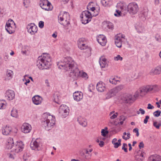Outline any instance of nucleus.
Masks as SVG:
<instances>
[{
  "mask_svg": "<svg viewBox=\"0 0 161 161\" xmlns=\"http://www.w3.org/2000/svg\"><path fill=\"white\" fill-rule=\"evenodd\" d=\"M57 65L59 69L66 71L74 72L78 68L77 64L69 57L64 58L61 61L57 63Z\"/></svg>",
  "mask_w": 161,
  "mask_h": 161,
  "instance_id": "obj_1",
  "label": "nucleus"
},
{
  "mask_svg": "<svg viewBox=\"0 0 161 161\" xmlns=\"http://www.w3.org/2000/svg\"><path fill=\"white\" fill-rule=\"evenodd\" d=\"M51 59L50 55L44 53L38 57L36 64L41 70L47 69L51 65Z\"/></svg>",
  "mask_w": 161,
  "mask_h": 161,
  "instance_id": "obj_2",
  "label": "nucleus"
},
{
  "mask_svg": "<svg viewBox=\"0 0 161 161\" xmlns=\"http://www.w3.org/2000/svg\"><path fill=\"white\" fill-rule=\"evenodd\" d=\"M41 120L42 125L46 130H51L55 125V118L50 114L44 113Z\"/></svg>",
  "mask_w": 161,
  "mask_h": 161,
  "instance_id": "obj_3",
  "label": "nucleus"
},
{
  "mask_svg": "<svg viewBox=\"0 0 161 161\" xmlns=\"http://www.w3.org/2000/svg\"><path fill=\"white\" fill-rule=\"evenodd\" d=\"M69 76L74 80H77L79 77L85 79H87L88 78L87 74L86 72L83 71H79L78 68L74 72H71Z\"/></svg>",
  "mask_w": 161,
  "mask_h": 161,
  "instance_id": "obj_4",
  "label": "nucleus"
},
{
  "mask_svg": "<svg viewBox=\"0 0 161 161\" xmlns=\"http://www.w3.org/2000/svg\"><path fill=\"white\" fill-rule=\"evenodd\" d=\"M92 17V14L88 11L86 10L83 11L80 15L82 22L84 24H86L90 21Z\"/></svg>",
  "mask_w": 161,
  "mask_h": 161,
  "instance_id": "obj_5",
  "label": "nucleus"
},
{
  "mask_svg": "<svg viewBox=\"0 0 161 161\" xmlns=\"http://www.w3.org/2000/svg\"><path fill=\"white\" fill-rule=\"evenodd\" d=\"M138 7L137 4L135 3H130L127 5L126 13L129 12L130 14H134L137 13L138 10Z\"/></svg>",
  "mask_w": 161,
  "mask_h": 161,
  "instance_id": "obj_6",
  "label": "nucleus"
},
{
  "mask_svg": "<svg viewBox=\"0 0 161 161\" xmlns=\"http://www.w3.org/2000/svg\"><path fill=\"white\" fill-rule=\"evenodd\" d=\"M15 27V24L13 20L10 19L6 23L5 29L9 34H11L14 32Z\"/></svg>",
  "mask_w": 161,
  "mask_h": 161,
  "instance_id": "obj_7",
  "label": "nucleus"
},
{
  "mask_svg": "<svg viewBox=\"0 0 161 161\" xmlns=\"http://www.w3.org/2000/svg\"><path fill=\"white\" fill-rule=\"evenodd\" d=\"M39 5L42 9L45 10L50 11L53 8L51 3L47 0H41Z\"/></svg>",
  "mask_w": 161,
  "mask_h": 161,
  "instance_id": "obj_8",
  "label": "nucleus"
},
{
  "mask_svg": "<svg viewBox=\"0 0 161 161\" xmlns=\"http://www.w3.org/2000/svg\"><path fill=\"white\" fill-rule=\"evenodd\" d=\"M63 13V14H61L58 16L59 22L60 24L63 25V24L62 22L64 20L66 22V24H69V20L70 19V17L69 13L66 12H64Z\"/></svg>",
  "mask_w": 161,
  "mask_h": 161,
  "instance_id": "obj_9",
  "label": "nucleus"
},
{
  "mask_svg": "<svg viewBox=\"0 0 161 161\" xmlns=\"http://www.w3.org/2000/svg\"><path fill=\"white\" fill-rule=\"evenodd\" d=\"M60 115L63 118H65L68 115L69 112V109L66 105H63L60 106L59 109Z\"/></svg>",
  "mask_w": 161,
  "mask_h": 161,
  "instance_id": "obj_10",
  "label": "nucleus"
},
{
  "mask_svg": "<svg viewBox=\"0 0 161 161\" xmlns=\"http://www.w3.org/2000/svg\"><path fill=\"white\" fill-rule=\"evenodd\" d=\"M125 36L119 34L116 35L115 36V43L118 47H121L122 45V39H125Z\"/></svg>",
  "mask_w": 161,
  "mask_h": 161,
  "instance_id": "obj_11",
  "label": "nucleus"
},
{
  "mask_svg": "<svg viewBox=\"0 0 161 161\" xmlns=\"http://www.w3.org/2000/svg\"><path fill=\"white\" fill-rule=\"evenodd\" d=\"M41 144V140L40 138H37L34 142L32 141L30 144L31 148L32 150H35L37 148L38 150H39L38 148Z\"/></svg>",
  "mask_w": 161,
  "mask_h": 161,
  "instance_id": "obj_12",
  "label": "nucleus"
},
{
  "mask_svg": "<svg viewBox=\"0 0 161 161\" xmlns=\"http://www.w3.org/2000/svg\"><path fill=\"white\" fill-rule=\"evenodd\" d=\"M28 32L31 35H34L36 32L37 31V28L34 24H30L27 26Z\"/></svg>",
  "mask_w": 161,
  "mask_h": 161,
  "instance_id": "obj_13",
  "label": "nucleus"
},
{
  "mask_svg": "<svg viewBox=\"0 0 161 161\" xmlns=\"http://www.w3.org/2000/svg\"><path fill=\"white\" fill-rule=\"evenodd\" d=\"M31 126L29 124L25 123H23L21 127V131L25 133H28L31 130Z\"/></svg>",
  "mask_w": 161,
  "mask_h": 161,
  "instance_id": "obj_14",
  "label": "nucleus"
},
{
  "mask_svg": "<svg viewBox=\"0 0 161 161\" xmlns=\"http://www.w3.org/2000/svg\"><path fill=\"white\" fill-rule=\"evenodd\" d=\"M127 5L124 2H120L117 4L116 7L118 9L121 11L124 14H126V10H127Z\"/></svg>",
  "mask_w": 161,
  "mask_h": 161,
  "instance_id": "obj_15",
  "label": "nucleus"
},
{
  "mask_svg": "<svg viewBox=\"0 0 161 161\" xmlns=\"http://www.w3.org/2000/svg\"><path fill=\"white\" fill-rule=\"evenodd\" d=\"M78 47L81 50H84L87 47L86 42L85 39L83 38L79 39L78 41Z\"/></svg>",
  "mask_w": 161,
  "mask_h": 161,
  "instance_id": "obj_16",
  "label": "nucleus"
},
{
  "mask_svg": "<svg viewBox=\"0 0 161 161\" xmlns=\"http://www.w3.org/2000/svg\"><path fill=\"white\" fill-rule=\"evenodd\" d=\"M135 154V159L137 161L143 160L145 156V153L144 152H136Z\"/></svg>",
  "mask_w": 161,
  "mask_h": 161,
  "instance_id": "obj_17",
  "label": "nucleus"
},
{
  "mask_svg": "<svg viewBox=\"0 0 161 161\" xmlns=\"http://www.w3.org/2000/svg\"><path fill=\"white\" fill-rule=\"evenodd\" d=\"M5 97L7 100H12L14 98L15 93L13 91L8 90L6 91L5 93Z\"/></svg>",
  "mask_w": 161,
  "mask_h": 161,
  "instance_id": "obj_18",
  "label": "nucleus"
},
{
  "mask_svg": "<svg viewBox=\"0 0 161 161\" xmlns=\"http://www.w3.org/2000/svg\"><path fill=\"white\" fill-rule=\"evenodd\" d=\"M73 96L75 100L79 102L83 98V94L80 92H75L73 93Z\"/></svg>",
  "mask_w": 161,
  "mask_h": 161,
  "instance_id": "obj_19",
  "label": "nucleus"
},
{
  "mask_svg": "<svg viewBox=\"0 0 161 161\" xmlns=\"http://www.w3.org/2000/svg\"><path fill=\"white\" fill-rule=\"evenodd\" d=\"M97 41L102 46H105L106 43V37L103 35H100L98 36Z\"/></svg>",
  "mask_w": 161,
  "mask_h": 161,
  "instance_id": "obj_20",
  "label": "nucleus"
},
{
  "mask_svg": "<svg viewBox=\"0 0 161 161\" xmlns=\"http://www.w3.org/2000/svg\"><path fill=\"white\" fill-rule=\"evenodd\" d=\"M147 161H161V156L157 154L151 155L148 158Z\"/></svg>",
  "mask_w": 161,
  "mask_h": 161,
  "instance_id": "obj_21",
  "label": "nucleus"
},
{
  "mask_svg": "<svg viewBox=\"0 0 161 161\" xmlns=\"http://www.w3.org/2000/svg\"><path fill=\"white\" fill-rule=\"evenodd\" d=\"M97 89L100 92H103L105 90V84L102 82L100 81L97 85Z\"/></svg>",
  "mask_w": 161,
  "mask_h": 161,
  "instance_id": "obj_22",
  "label": "nucleus"
},
{
  "mask_svg": "<svg viewBox=\"0 0 161 161\" xmlns=\"http://www.w3.org/2000/svg\"><path fill=\"white\" fill-rule=\"evenodd\" d=\"M15 147V151H22L23 150L24 145L21 141L17 142Z\"/></svg>",
  "mask_w": 161,
  "mask_h": 161,
  "instance_id": "obj_23",
  "label": "nucleus"
},
{
  "mask_svg": "<svg viewBox=\"0 0 161 161\" xmlns=\"http://www.w3.org/2000/svg\"><path fill=\"white\" fill-rule=\"evenodd\" d=\"M77 121L79 124L83 127H86L87 125V122L86 119L81 116L78 118Z\"/></svg>",
  "mask_w": 161,
  "mask_h": 161,
  "instance_id": "obj_24",
  "label": "nucleus"
},
{
  "mask_svg": "<svg viewBox=\"0 0 161 161\" xmlns=\"http://www.w3.org/2000/svg\"><path fill=\"white\" fill-rule=\"evenodd\" d=\"M42 98L38 96H36L32 98L33 103L36 105L40 104L42 102Z\"/></svg>",
  "mask_w": 161,
  "mask_h": 161,
  "instance_id": "obj_25",
  "label": "nucleus"
},
{
  "mask_svg": "<svg viewBox=\"0 0 161 161\" xmlns=\"http://www.w3.org/2000/svg\"><path fill=\"white\" fill-rule=\"evenodd\" d=\"M8 144H7L6 147L8 149H10L14 146V141L12 138L9 137L7 140Z\"/></svg>",
  "mask_w": 161,
  "mask_h": 161,
  "instance_id": "obj_26",
  "label": "nucleus"
},
{
  "mask_svg": "<svg viewBox=\"0 0 161 161\" xmlns=\"http://www.w3.org/2000/svg\"><path fill=\"white\" fill-rule=\"evenodd\" d=\"M136 29L137 32L139 33H143L145 31V29L144 26L142 24H139L136 26Z\"/></svg>",
  "mask_w": 161,
  "mask_h": 161,
  "instance_id": "obj_27",
  "label": "nucleus"
},
{
  "mask_svg": "<svg viewBox=\"0 0 161 161\" xmlns=\"http://www.w3.org/2000/svg\"><path fill=\"white\" fill-rule=\"evenodd\" d=\"M11 130V127L6 126L3 127L2 129V133L5 135H8Z\"/></svg>",
  "mask_w": 161,
  "mask_h": 161,
  "instance_id": "obj_28",
  "label": "nucleus"
},
{
  "mask_svg": "<svg viewBox=\"0 0 161 161\" xmlns=\"http://www.w3.org/2000/svg\"><path fill=\"white\" fill-rule=\"evenodd\" d=\"M99 63L101 67L102 68H104L107 66L106 59L103 58H100Z\"/></svg>",
  "mask_w": 161,
  "mask_h": 161,
  "instance_id": "obj_29",
  "label": "nucleus"
},
{
  "mask_svg": "<svg viewBox=\"0 0 161 161\" xmlns=\"http://www.w3.org/2000/svg\"><path fill=\"white\" fill-rule=\"evenodd\" d=\"M147 10L146 9L143 10L141 13L140 16L143 20H144L146 19L147 15Z\"/></svg>",
  "mask_w": 161,
  "mask_h": 161,
  "instance_id": "obj_30",
  "label": "nucleus"
},
{
  "mask_svg": "<svg viewBox=\"0 0 161 161\" xmlns=\"http://www.w3.org/2000/svg\"><path fill=\"white\" fill-rule=\"evenodd\" d=\"M125 102L126 103H130L133 101L132 96L130 94L126 95L124 99Z\"/></svg>",
  "mask_w": 161,
  "mask_h": 161,
  "instance_id": "obj_31",
  "label": "nucleus"
},
{
  "mask_svg": "<svg viewBox=\"0 0 161 161\" xmlns=\"http://www.w3.org/2000/svg\"><path fill=\"white\" fill-rule=\"evenodd\" d=\"M151 73L154 75L159 74L161 73L160 66H158L154 69H152Z\"/></svg>",
  "mask_w": 161,
  "mask_h": 161,
  "instance_id": "obj_32",
  "label": "nucleus"
},
{
  "mask_svg": "<svg viewBox=\"0 0 161 161\" xmlns=\"http://www.w3.org/2000/svg\"><path fill=\"white\" fill-rule=\"evenodd\" d=\"M11 116L15 118H18L19 117L18 110L16 108H13L11 112Z\"/></svg>",
  "mask_w": 161,
  "mask_h": 161,
  "instance_id": "obj_33",
  "label": "nucleus"
},
{
  "mask_svg": "<svg viewBox=\"0 0 161 161\" xmlns=\"http://www.w3.org/2000/svg\"><path fill=\"white\" fill-rule=\"evenodd\" d=\"M115 94L113 90L112 89L109 91L108 92L107 94L106 98L107 99H109L112 97L114 96Z\"/></svg>",
  "mask_w": 161,
  "mask_h": 161,
  "instance_id": "obj_34",
  "label": "nucleus"
},
{
  "mask_svg": "<svg viewBox=\"0 0 161 161\" xmlns=\"http://www.w3.org/2000/svg\"><path fill=\"white\" fill-rule=\"evenodd\" d=\"M124 88V85H121L117 86L115 88L112 89L113 91L114 92L115 94L117 93L118 92L120 91Z\"/></svg>",
  "mask_w": 161,
  "mask_h": 161,
  "instance_id": "obj_35",
  "label": "nucleus"
},
{
  "mask_svg": "<svg viewBox=\"0 0 161 161\" xmlns=\"http://www.w3.org/2000/svg\"><path fill=\"white\" fill-rule=\"evenodd\" d=\"M13 73L12 71L10 70H8L6 72V78L8 80L11 79L13 76Z\"/></svg>",
  "mask_w": 161,
  "mask_h": 161,
  "instance_id": "obj_36",
  "label": "nucleus"
},
{
  "mask_svg": "<svg viewBox=\"0 0 161 161\" xmlns=\"http://www.w3.org/2000/svg\"><path fill=\"white\" fill-rule=\"evenodd\" d=\"M157 85H155L153 86L147 85L145 86L146 90L147 93L152 91L154 88H156Z\"/></svg>",
  "mask_w": 161,
  "mask_h": 161,
  "instance_id": "obj_37",
  "label": "nucleus"
},
{
  "mask_svg": "<svg viewBox=\"0 0 161 161\" xmlns=\"http://www.w3.org/2000/svg\"><path fill=\"white\" fill-rule=\"evenodd\" d=\"M139 90L140 92V96L144 95L147 93L145 87H141L139 89Z\"/></svg>",
  "mask_w": 161,
  "mask_h": 161,
  "instance_id": "obj_38",
  "label": "nucleus"
},
{
  "mask_svg": "<svg viewBox=\"0 0 161 161\" xmlns=\"http://www.w3.org/2000/svg\"><path fill=\"white\" fill-rule=\"evenodd\" d=\"M112 142L114 145V147L115 148H117L120 145L117 142V140L116 138H114L112 140Z\"/></svg>",
  "mask_w": 161,
  "mask_h": 161,
  "instance_id": "obj_39",
  "label": "nucleus"
},
{
  "mask_svg": "<svg viewBox=\"0 0 161 161\" xmlns=\"http://www.w3.org/2000/svg\"><path fill=\"white\" fill-rule=\"evenodd\" d=\"M6 107V102L4 100H0V109H4Z\"/></svg>",
  "mask_w": 161,
  "mask_h": 161,
  "instance_id": "obj_40",
  "label": "nucleus"
},
{
  "mask_svg": "<svg viewBox=\"0 0 161 161\" xmlns=\"http://www.w3.org/2000/svg\"><path fill=\"white\" fill-rule=\"evenodd\" d=\"M109 82L112 84L116 85L117 83V81H119V80H117L115 79V78H111L109 79Z\"/></svg>",
  "mask_w": 161,
  "mask_h": 161,
  "instance_id": "obj_41",
  "label": "nucleus"
},
{
  "mask_svg": "<svg viewBox=\"0 0 161 161\" xmlns=\"http://www.w3.org/2000/svg\"><path fill=\"white\" fill-rule=\"evenodd\" d=\"M30 3V0H24L23 2V4L25 8H27Z\"/></svg>",
  "mask_w": 161,
  "mask_h": 161,
  "instance_id": "obj_42",
  "label": "nucleus"
},
{
  "mask_svg": "<svg viewBox=\"0 0 161 161\" xmlns=\"http://www.w3.org/2000/svg\"><path fill=\"white\" fill-rule=\"evenodd\" d=\"M161 113V111L160 110H158L154 112L153 114L155 117H158L160 115Z\"/></svg>",
  "mask_w": 161,
  "mask_h": 161,
  "instance_id": "obj_43",
  "label": "nucleus"
},
{
  "mask_svg": "<svg viewBox=\"0 0 161 161\" xmlns=\"http://www.w3.org/2000/svg\"><path fill=\"white\" fill-rule=\"evenodd\" d=\"M101 3L104 6H106L108 5L109 1L108 0H101Z\"/></svg>",
  "mask_w": 161,
  "mask_h": 161,
  "instance_id": "obj_44",
  "label": "nucleus"
},
{
  "mask_svg": "<svg viewBox=\"0 0 161 161\" xmlns=\"http://www.w3.org/2000/svg\"><path fill=\"white\" fill-rule=\"evenodd\" d=\"M108 132L107 130H106L103 129L101 130L102 135L104 137L106 136L107 135L108 133Z\"/></svg>",
  "mask_w": 161,
  "mask_h": 161,
  "instance_id": "obj_45",
  "label": "nucleus"
},
{
  "mask_svg": "<svg viewBox=\"0 0 161 161\" xmlns=\"http://www.w3.org/2000/svg\"><path fill=\"white\" fill-rule=\"evenodd\" d=\"M122 12L119 9H117L116 11V13L114 14L115 16L118 17L121 16V13Z\"/></svg>",
  "mask_w": 161,
  "mask_h": 161,
  "instance_id": "obj_46",
  "label": "nucleus"
},
{
  "mask_svg": "<svg viewBox=\"0 0 161 161\" xmlns=\"http://www.w3.org/2000/svg\"><path fill=\"white\" fill-rule=\"evenodd\" d=\"M114 59L115 61H122L123 59V58L119 55H118L117 56L114 57Z\"/></svg>",
  "mask_w": 161,
  "mask_h": 161,
  "instance_id": "obj_47",
  "label": "nucleus"
},
{
  "mask_svg": "<svg viewBox=\"0 0 161 161\" xmlns=\"http://www.w3.org/2000/svg\"><path fill=\"white\" fill-rule=\"evenodd\" d=\"M140 95V92L138 89L135 93L134 96L135 98H136L138 97Z\"/></svg>",
  "mask_w": 161,
  "mask_h": 161,
  "instance_id": "obj_48",
  "label": "nucleus"
},
{
  "mask_svg": "<svg viewBox=\"0 0 161 161\" xmlns=\"http://www.w3.org/2000/svg\"><path fill=\"white\" fill-rule=\"evenodd\" d=\"M87 9L89 10H90L92 12H95V11L97 10L94 7H91L90 6L88 5L87 7Z\"/></svg>",
  "mask_w": 161,
  "mask_h": 161,
  "instance_id": "obj_49",
  "label": "nucleus"
},
{
  "mask_svg": "<svg viewBox=\"0 0 161 161\" xmlns=\"http://www.w3.org/2000/svg\"><path fill=\"white\" fill-rule=\"evenodd\" d=\"M130 134L129 132L127 133V137L123 136L122 138L125 140H127L130 138Z\"/></svg>",
  "mask_w": 161,
  "mask_h": 161,
  "instance_id": "obj_50",
  "label": "nucleus"
},
{
  "mask_svg": "<svg viewBox=\"0 0 161 161\" xmlns=\"http://www.w3.org/2000/svg\"><path fill=\"white\" fill-rule=\"evenodd\" d=\"M29 152H28V153H25L23 155V159L25 160H27V157H29L30 156V154L29 153Z\"/></svg>",
  "mask_w": 161,
  "mask_h": 161,
  "instance_id": "obj_51",
  "label": "nucleus"
},
{
  "mask_svg": "<svg viewBox=\"0 0 161 161\" xmlns=\"http://www.w3.org/2000/svg\"><path fill=\"white\" fill-rule=\"evenodd\" d=\"M91 152H85V153H82L81 154V155L83 154L85 155V156L86 157V156H88L89 155L90 156L91 155Z\"/></svg>",
  "mask_w": 161,
  "mask_h": 161,
  "instance_id": "obj_52",
  "label": "nucleus"
},
{
  "mask_svg": "<svg viewBox=\"0 0 161 161\" xmlns=\"http://www.w3.org/2000/svg\"><path fill=\"white\" fill-rule=\"evenodd\" d=\"M127 145L126 143H123L122 149L124 151H127Z\"/></svg>",
  "mask_w": 161,
  "mask_h": 161,
  "instance_id": "obj_53",
  "label": "nucleus"
},
{
  "mask_svg": "<svg viewBox=\"0 0 161 161\" xmlns=\"http://www.w3.org/2000/svg\"><path fill=\"white\" fill-rule=\"evenodd\" d=\"M118 115V113H116L115 114H113L112 115H111L110 118L111 119H115L117 117V116Z\"/></svg>",
  "mask_w": 161,
  "mask_h": 161,
  "instance_id": "obj_54",
  "label": "nucleus"
},
{
  "mask_svg": "<svg viewBox=\"0 0 161 161\" xmlns=\"http://www.w3.org/2000/svg\"><path fill=\"white\" fill-rule=\"evenodd\" d=\"M44 25V22L42 21H39V26L41 28H42Z\"/></svg>",
  "mask_w": 161,
  "mask_h": 161,
  "instance_id": "obj_55",
  "label": "nucleus"
},
{
  "mask_svg": "<svg viewBox=\"0 0 161 161\" xmlns=\"http://www.w3.org/2000/svg\"><path fill=\"white\" fill-rule=\"evenodd\" d=\"M155 38L156 40L158 42H160L161 40V38L160 37V36L158 35H157L155 36Z\"/></svg>",
  "mask_w": 161,
  "mask_h": 161,
  "instance_id": "obj_56",
  "label": "nucleus"
},
{
  "mask_svg": "<svg viewBox=\"0 0 161 161\" xmlns=\"http://www.w3.org/2000/svg\"><path fill=\"white\" fill-rule=\"evenodd\" d=\"M107 27L109 29H112L113 28V25L111 23H108L107 25Z\"/></svg>",
  "mask_w": 161,
  "mask_h": 161,
  "instance_id": "obj_57",
  "label": "nucleus"
},
{
  "mask_svg": "<svg viewBox=\"0 0 161 161\" xmlns=\"http://www.w3.org/2000/svg\"><path fill=\"white\" fill-rule=\"evenodd\" d=\"M138 130V129L137 128H135L133 130V132L136 133V136H139V133Z\"/></svg>",
  "mask_w": 161,
  "mask_h": 161,
  "instance_id": "obj_58",
  "label": "nucleus"
},
{
  "mask_svg": "<svg viewBox=\"0 0 161 161\" xmlns=\"http://www.w3.org/2000/svg\"><path fill=\"white\" fill-rule=\"evenodd\" d=\"M9 158H13L14 159L15 157V154H13L11 153H8V154Z\"/></svg>",
  "mask_w": 161,
  "mask_h": 161,
  "instance_id": "obj_59",
  "label": "nucleus"
},
{
  "mask_svg": "<svg viewBox=\"0 0 161 161\" xmlns=\"http://www.w3.org/2000/svg\"><path fill=\"white\" fill-rule=\"evenodd\" d=\"M149 116L148 115L146 116L145 117V118L144 120V123L145 124H147L148 122V119H149Z\"/></svg>",
  "mask_w": 161,
  "mask_h": 161,
  "instance_id": "obj_60",
  "label": "nucleus"
},
{
  "mask_svg": "<svg viewBox=\"0 0 161 161\" xmlns=\"http://www.w3.org/2000/svg\"><path fill=\"white\" fill-rule=\"evenodd\" d=\"M144 146V144L142 142H141L140 143L139 145V147L140 149H141L142 148H143Z\"/></svg>",
  "mask_w": 161,
  "mask_h": 161,
  "instance_id": "obj_61",
  "label": "nucleus"
},
{
  "mask_svg": "<svg viewBox=\"0 0 161 161\" xmlns=\"http://www.w3.org/2000/svg\"><path fill=\"white\" fill-rule=\"evenodd\" d=\"M147 105V108L148 109H153L154 108V106L152 105L150 103L148 104Z\"/></svg>",
  "mask_w": 161,
  "mask_h": 161,
  "instance_id": "obj_62",
  "label": "nucleus"
},
{
  "mask_svg": "<svg viewBox=\"0 0 161 161\" xmlns=\"http://www.w3.org/2000/svg\"><path fill=\"white\" fill-rule=\"evenodd\" d=\"M157 122L156 121L154 122L153 123V125L157 129H159V126L157 125Z\"/></svg>",
  "mask_w": 161,
  "mask_h": 161,
  "instance_id": "obj_63",
  "label": "nucleus"
},
{
  "mask_svg": "<svg viewBox=\"0 0 161 161\" xmlns=\"http://www.w3.org/2000/svg\"><path fill=\"white\" fill-rule=\"evenodd\" d=\"M125 119V116L122 115L120 116V118H119V120H122V121H124Z\"/></svg>",
  "mask_w": 161,
  "mask_h": 161,
  "instance_id": "obj_64",
  "label": "nucleus"
}]
</instances>
